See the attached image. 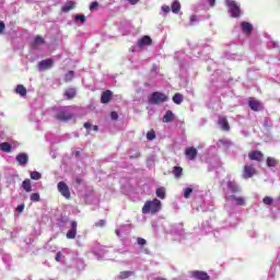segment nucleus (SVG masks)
<instances>
[{
	"instance_id": "45",
	"label": "nucleus",
	"mask_w": 280,
	"mask_h": 280,
	"mask_svg": "<svg viewBox=\"0 0 280 280\" xmlns=\"http://www.w3.org/2000/svg\"><path fill=\"white\" fill-rule=\"evenodd\" d=\"M97 8V2H92V4L89 5V11H94V9Z\"/></svg>"
},
{
	"instance_id": "36",
	"label": "nucleus",
	"mask_w": 280,
	"mask_h": 280,
	"mask_svg": "<svg viewBox=\"0 0 280 280\" xmlns=\"http://www.w3.org/2000/svg\"><path fill=\"white\" fill-rule=\"evenodd\" d=\"M73 21L85 24V15H74Z\"/></svg>"
},
{
	"instance_id": "18",
	"label": "nucleus",
	"mask_w": 280,
	"mask_h": 280,
	"mask_svg": "<svg viewBox=\"0 0 280 280\" xmlns=\"http://www.w3.org/2000/svg\"><path fill=\"white\" fill-rule=\"evenodd\" d=\"M73 9H75V2L67 1V3L63 4L62 8H60V12L68 13L69 11H72Z\"/></svg>"
},
{
	"instance_id": "2",
	"label": "nucleus",
	"mask_w": 280,
	"mask_h": 280,
	"mask_svg": "<svg viewBox=\"0 0 280 280\" xmlns=\"http://www.w3.org/2000/svg\"><path fill=\"white\" fill-rule=\"evenodd\" d=\"M225 8L229 9V15L232 16V19H237L241 16V9L237 7V3L235 0H225Z\"/></svg>"
},
{
	"instance_id": "6",
	"label": "nucleus",
	"mask_w": 280,
	"mask_h": 280,
	"mask_svg": "<svg viewBox=\"0 0 280 280\" xmlns=\"http://www.w3.org/2000/svg\"><path fill=\"white\" fill-rule=\"evenodd\" d=\"M257 174V171L254 170V165H245V168L242 171V178L248 179L254 177Z\"/></svg>"
},
{
	"instance_id": "4",
	"label": "nucleus",
	"mask_w": 280,
	"mask_h": 280,
	"mask_svg": "<svg viewBox=\"0 0 280 280\" xmlns=\"http://www.w3.org/2000/svg\"><path fill=\"white\" fill-rule=\"evenodd\" d=\"M55 119L60 122H67L69 120H72V114L67 110H59L55 115Z\"/></svg>"
},
{
	"instance_id": "16",
	"label": "nucleus",
	"mask_w": 280,
	"mask_h": 280,
	"mask_svg": "<svg viewBox=\"0 0 280 280\" xmlns=\"http://www.w3.org/2000/svg\"><path fill=\"white\" fill-rule=\"evenodd\" d=\"M75 228H78V223L75 221L70 222V231H67V240H75Z\"/></svg>"
},
{
	"instance_id": "31",
	"label": "nucleus",
	"mask_w": 280,
	"mask_h": 280,
	"mask_svg": "<svg viewBox=\"0 0 280 280\" xmlns=\"http://www.w3.org/2000/svg\"><path fill=\"white\" fill-rule=\"evenodd\" d=\"M131 276V271H119V280H126L129 279Z\"/></svg>"
},
{
	"instance_id": "55",
	"label": "nucleus",
	"mask_w": 280,
	"mask_h": 280,
	"mask_svg": "<svg viewBox=\"0 0 280 280\" xmlns=\"http://www.w3.org/2000/svg\"><path fill=\"white\" fill-rule=\"evenodd\" d=\"M74 155L79 156L80 155L79 151H77V153H74Z\"/></svg>"
},
{
	"instance_id": "3",
	"label": "nucleus",
	"mask_w": 280,
	"mask_h": 280,
	"mask_svg": "<svg viewBox=\"0 0 280 280\" xmlns=\"http://www.w3.org/2000/svg\"><path fill=\"white\" fill-rule=\"evenodd\" d=\"M167 100L170 98L166 97V94H163L161 92H154V93H151L150 97H148V104L160 105V104L166 103Z\"/></svg>"
},
{
	"instance_id": "48",
	"label": "nucleus",
	"mask_w": 280,
	"mask_h": 280,
	"mask_svg": "<svg viewBox=\"0 0 280 280\" xmlns=\"http://www.w3.org/2000/svg\"><path fill=\"white\" fill-rule=\"evenodd\" d=\"M60 257H61L60 252H57V254L55 255V261L60 262Z\"/></svg>"
},
{
	"instance_id": "40",
	"label": "nucleus",
	"mask_w": 280,
	"mask_h": 280,
	"mask_svg": "<svg viewBox=\"0 0 280 280\" xmlns=\"http://www.w3.org/2000/svg\"><path fill=\"white\" fill-rule=\"evenodd\" d=\"M161 11H163V13H170L173 12V9H171L170 5H163L161 7Z\"/></svg>"
},
{
	"instance_id": "12",
	"label": "nucleus",
	"mask_w": 280,
	"mask_h": 280,
	"mask_svg": "<svg viewBox=\"0 0 280 280\" xmlns=\"http://www.w3.org/2000/svg\"><path fill=\"white\" fill-rule=\"evenodd\" d=\"M217 125L220 126V130L229 131V120H226L225 116L218 117Z\"/></svg>"
},
{
	"instance_id": "37",
	"label": "nucleus",
	"mask_w": 280,
	"mask_h": 280,
	"mask_svg": "<svg viewBox=\"0 0 280 280\" xmlns=\"http://www.w3.org/2000/svg\"><path fill=\"white\" fill-rule=\"evenodd\" d=\"M155 138H156V136H155V132H153V130L148 131V133H147L148 141H153V139H155Z\"/></svg>"
},
{
	"instance_id": "17",
	"label": "nucleus",
	"mask_w": 280,
	"mask_h": 280,
	"mask_svg": "<svg viewBox=\"0 0 280 280\" xmlns=\"http://www.w3.org/2000/svg\"><path fill=\"white\" fill-rule=\"evenodd\" d=\"M151 37H149L148 35L141 36V38L139 39V48L151 46Z\"/></svg>"
},
{
	"instance_id": "35",
	"label": "nucleus",
	"mask_w": 280,
	"mask_h": 280,
	"mask_svg": "<svg viewBox=\"0 0 280 280\" xmlns=\"http://www.w3.org/2000/svg\"><path fill=\"white\" fill-rule=\"evenodd\" d=\"M155 195H158V198H161V200L166 198V194H164L163 188H158V190H155Z\"/></svg>"
},
{
	"instance_id": "47",
	"label": "nucleus",
	"mask_w": 280,
	"mask_h": 280,
	"mask_svg": "<svg viewBox=\"0 0 280 280\" xmlns=\"http://www.w3.org/2000/svg\"><path fill=\"white\" fill-rule=\"evenodd\" d=\"M138 1L140 0H126V2H129V5H137Z\"/></svg>"
},
{
	"instance_id": "54",
	"label": "nucleus",
	"mask_w": 280,
	"mask_h": 280,
	"mask_svg": "<svg viewBox=\"0 0 280 280\" xmlns=\"http://www.w3.org/2000/svg\"><path fill=\"white\" fill-rule=\"evenodd\" d=\"M114 233L117 234V236H119V230H115Z\"/></svg>"
},
{
	"instance_id": "28",
	"label": "nucleus",
	"mask_w": 280,
	"mask_h": 280,
	"mask_svg": "<svg viewBox=\"0 0 280 280\" xmlns=\"http://www.w3.org/2000/svg\"><path fill=\"white\" fill-rule=\"evenodd\" d=\"M277 165H279V161L273 158H267V167H276Z\"/></svg>"
},
{
	"instance_id": "29",
	"label": "nucleus",
	"mask_w": 280,
	"mask_h": 280,
	"mask_svg": "<svg viewBox=\"0 0 280 280\" xmlns=\"http://www.w3.org/2000/svg\"><path fill=\"white\" fill-rule=\"evenodd\" d=\"M72 78H74V72L67 71V74L63 75V82L69 83L72 81Z\"/></svg>"
},
{
	"instance_id": "21",
	"label": "nucleus",
	"mask_w": 280,
	"mask_h": 280,
	"mask_svg": "<svg viewBox=\"0 0 280 280\" xmlns=\"http://www.w3.org/2000/svg\"><path fill=\"white\" fill-rule=\"evenodd\" d=\"M162 122L163 124L173 122V112L166 110V114H163Z\"/></svg>"
},
{
	"instance_id": "57",
	"label": "nucleus",
	"mask_w": 280,
	"mask_h": 280,
	"mask_svg": "<svg viewBox=\"0 0 280 280\" xmlns=\"http://www.w3.org/2000/svg\"><path fill=\"white\" fill-rule=\"evenodd\" d=\"M279 203H280V196H279Z\"/></svg>"
},
{
	"instance_id": "26",
	"label": "nucleus",
	"mask_w": 280,
	"mask_h": 280,
	"mask_svg": "<svg viewBox=\"0 0 280 280\" xmlns=\"http://www.w3.org/2000/svg\"><path fill=\"white\" fill-rule=\"evenodd\" d=\"M15 93L20 95V97H25V86H23V84L16 85Z\"/></svg>"
},
{
	"instance_id": "51",
	"label": "nucleus",
	"mask_w": 280,
	"mask_h": 280,
	"mask_svg": "<svg viewBox=\"0 0 280 280\" xmlns=\"http://www.w3.org/2000/svg\"><path fill=\"white\" fill-rule=\"evenodd\" d=\"M188 21H190L191 23L197 21V16L196 15H191L190 18H188Z\"/></svg>"
},
{
	"instance_id": "38",
	"label": "nucleus",
	"mask_w": 280,
	"mask_h": 280,
	"mask_svg": "<svg viewBox=\"0 0 280 280\" xmlns=\"http://www.w3.org/2000/svg\"><path fill=\"white\" fill-rule=\"evenodd\" d=\"M183 197L185 199H188L189 197H191V188H185V191L183 194Z\"/></svg>"
},
{
	"instance_id": "10",
	"label": "nucleus",
	"mask_w": 280,
	"mask_h": 280,
	"mask_svg": "<svg viewBox=\"0 0 280 280\" xmlns=\"http://www.w3.org/2000/svg\"><path fill=\"white\" fill-rule=\"evenodd\" d=\"M50 67H54V60L51 59L38 61V71H46L47 69H50Z\"/></svg>"
},
{
	"instance_id": "41",
	"label": "nucleus",
	"mask_w": 280,
	"mask_h": 280,
	"mask_svg": "<svg viewBox=\"0 0 280 280\" xmlns=\"http://www.w3.org/2000/svg\"><path fill=\"white\" fill-rule=\"evenodd\" d=\"M137 244H139V246H144L145 244H148V241H144V238H136Z\"/></svg>"
},
{
	"instance_id": "50",
	"label": "nucleus",
	"mask_w": 280,
	"mask_h": 280,
	"mask_svg": "<svg viewBox=\"0 0 280 280\" xmlns=\"http://www.w3.org/2000/svg\"><path fill=\"white\" fill-rule=\"evenodd\" d=\"M207 4H209L210 8H213V5H215V0H207Z\"/></svg>"
},
{
	"instance_id": "1",
	"label": "nucleus",
	"mask_w": 280,
	"mask_h": 280,
	"mask_svg": "<svg viewBox=\"0 0 280 280\" xmlns=\"http://www.w3.org/2000/svg\"><path fill=\"white\" fill-rule=\"evenodd\" d=\"M156 212H160V200L158 199L147 201L144 206L141 207V214H156Z\"/></svg>"
},
{
	"instance_id": "52",
	"label": "nucleus",
	"mask_w": 280,
	"mask_h": 280,
	"mask_svg": "<svg viewBox=\"0 0 280 280\" xmlns=\"http://www.w3.org/2000/svg\"><path fill=\"white\" fill-rule=\"evenodd\" d=\"M3 34V22H0V35Z\"/></svg>"
},
{
	"instance_id": "13",
	"label": "nucleus",
	"mask_w": 280,
	"mask_h": 280,
	"mask_svg": "<svg viewBox=\"0 0 280 280\" xmlns=\"http://www.w3.org/2000/svg\"><path fill=\"white\" fill-rule=\"evenodd\" d=\"M113 98V92L110 90H106L101 93V104H110V100Z\"/></svg>"
},
{
	"instance_id": "44",
	"label": "nucleus",
	"mask_w": 280,
	"mask_h": 280,
	"mask_svg": "<svg viewBox=\"0 0 280 280\" xmlns=\"http://www.w3.org/2000/svg\"><path fill=\"white\" fill-rule=\"evenodd\" d=\"M105 221L98 220V222L95 223V228H104Z\"/></svg>"
},
{
	"instance_id": "33",
	"label": "nucleus",
	"mask_w": 280,
	"mask_h": 280,
	"mask_svg": "<svg viewBox=\"0 0 280 280\" xmlns=\"http://www.w3.org/2000/svg\"><path fill=\"white\" fill-rule=\"evenodd\" d=\"M30 178L33 180H38L42 179V174L38 172H31L30 173Z\"/></svg>"
},
{
	"instance_id": "53",
	"label": "nucleus",
	"mask_w": 280,
	"mask_h": 280,
	"mask_svg": "<svg viewBox=\"0 0 280 280\" xmlns=\"http://www.w3.org/2000/svg\"><path fill=\"white\" fill-rule=\"evenodd\" d=\"M88 130H93V131H97V126L89 128Z\"/></svg>"
},
{
	"instance_id": "19",
	"label": "nucleus",
	"mask_w": 280,
	"mask_h": 280,
	"mask_svg": "<svg viewBox=\"0 0 280 280\" xmlns=\"http://www.w3.org/2000/svg\"><path fill=\"white\" fill-rule=\"evenodd\" d=\"M225 187H228L229 191L232 194H237V191H240V189H237V184L232 180L225 182Z\"/></svg>"
},
{
	"instance_id": "32",
	"label": "nucleus",
	"mask_w": 280,
	"mask_h": 280,
	"mask_svg": "<svg viewBox=\"0 0 280 280\" xmlns=\"http://www.w3.org/2000/svg\"><path fill=\"white\" fill-rule=\"evenodd\" d=\"M173 104H176V105L182 104V94L176 93L173 95Z\"/></svg>"
},
{
	"instance_id": "34",
	"label": "nucleus",
	"mask_w": 280,
	"mask_h": 280,
	"mask_svg": "<svg viewBox=\"0 0 280 280\" xmlns=\"http://www.w3.org/2000/svg\"><path fill=\"white\" fill-rule=\"evenodd\" d=\"M39 200H42V198H39L38 192H33L30 195V201L38 202Z\"/></svg>"
},
{
	"instance_id": "25",
	"label": "nucleus",
	"mask_w": 280,
	"mask_h": 280,
	"mask_svg": "<svg viewBox=\"0 0 280 280\" xmlns=\"http://www.w3.org/2000/svg\"><path fill=\"white\" fill-rule=\"evenodd\" d=\"M22 187L24 191L32 192V184L28 179H23Z\"/></svg>"
},
{
	"instance_id": "30",
	"label": "nucleus",
	"mask_w": 280,
	"mask_h": 280,
	"mask_svg": "<svg viewBox=\"0 0 280 280\" xmlns=\"http://www.w3.org/2000/svg\"><path fill=\"white\" fill-rule=\"evenodd\" d=\"M173 176L176 178L182 177V167L173 166Z\"/></svg>"
},
{
	"instance_id": "42",
	"label": "nucleus",
	"mask_w": 280,
	"mask_h": 280,
	"mask_svg": "<svg viewBox=\"0 0 280 280\" xmlns=\"http://www.w3.org/2000/svg\"><path fill=\"white\" fill-rule=\"evenodd\" d=\"M264 205H267V206L272 205V198H270V197H264Z\"/></svg>"
},
{
	"instance_id": "23",
	"label": "nucleus",
	"mask_w": 280,
	"mask_h": 280,
	"mask_svg": "<svg viewBox=\"0 0 280 280\" xmlns=\"http://www.w3.org/2000/svg\"><path fill=\"white\" fill-rule=\"evenodd\" d=\"M229 198L235 201V206L244 207V198L236 197L235 195L229 196Z\"/></svg>"
},
{
	"instance_id": "39",
	"label": "nucleus",
	"mask_w": 280,
	"mask_h": 280,
	"mask_svg": "<svg viewBox=\"0 0 280 280\" xmlns=\"http://www.w3.org/2000/svg\"><path fill=\"white\" fill-rule=\"evenodd\" d=\"M138 158H141V153L136 151L133 152L132 154L129 155V160H135V159H138Z\"/></svg>"
},
{
	"instance_id": "43",
	"label": "nucleus",
	"mask_w": 280,
	"mask_h": 280,
	"mask_svg": "<svg viewBox=\"0 0 280 280\" xmlns=\"http://www.w3.org/2000/svg\"><path fill=\"white\" fill-rule=\"evenodd\" d=\"M24 209H25L24 205L16 206V213H23Z\"/></svg>"
},
{
	"instance_id": "24",
	"label": "nucleus",
	"mask_w": 280,
	"mask_h": 280,
	"mask_svg": "<svg viewBox=\"0 0 280 280\" xmlns=\"http://www.w3.org/2000/svg\"><path fill=\"white\" fill-rule=\"evenodd\" d=\"M173 10V14H178V10L182 9V5L178 4V0H174L172 5H168Z\"/></svg>"
},
{
	"instance_id": "8",
	"label": "nucleus",
	"mask_w": 280,
	"mask_h": 280,
	"mask_svg": "<svg viewBox=\"0 0 280 280\" xmlns=\"http://www.w3.org/2000/svg\"><path fill=\"white\" fill-rule=\"evenodd\" d=\"M247 107H249L254 113H258L262 109L261 103H259L257 100L247 101Z\"/></svg>"
},
{
	"instance_id": "14",
	"label": "nucleus",
	"mask_w": 280,
	"mask_h": 280,
	"mask_svg": "<svg viewBox=\"0 0 280 280\" xmlns=\"http://www.w3.org/2000/svg\"><path fill=\"white\" fill-rule=\"evenodd\" d=\"M196 158L197 149H194V147L185 149V159H188V161H194Z\"/></svg>"
},
{
	"instance_id": "5",
	"label": "nucleus",
	"mask_w": 280,
	"mask_h": 280,
	"mask_svg": "<svg viewBox=\"0 0 280 280\" xmlns=\"http://www.w3.org/2000/svg\"><path fill=\"white\" fill-rule=\"evenodd\" d=\"M57 192H60V196H63V198H66L67 200L71 198V196L69 195V187L67 186V183H57Z\"/></svg>"
},
{
	"instance_id": "9",
	"label": "nucleus",
	"mask_w": 280,
	"mask_h": 280,
	"mask_svg": "<svg viewBox=\"0 0 280 280\" xmlns=\"http://www.w3.org/2000/svg\"><path fill=\"white\" fill-rule=\"evenodd\" d=\"M191 279L210 280V276H208L207 272H205V271L195 270V271H191Z\"/></svg>"
},
{
	"instance_id": "7",
	"label": "nucleus",
	"mask_w": 280,
	"mask_h": 280,
	"mask_svg": "<svg viewBox=\"0 0 280 280\" xmlns=\"http://www.w3.org/2000/svg\"><path fill=\"white\" fill-rule=\"evenodd\" d=\"M45 45V37H42V35H35V38L33 39V43L30 44V47L33 49H38V47H42Z\"/></svg>"
},
{
	"instance_id": "22",
	"label": "nucleus",
	"mask_w": 280,
	"mask_h": 280,
	"mask_svg": "<svg viewBox=\"0 0 280 280\" xmlns=\"http://www.w3.org/2000/svg\"><path fill=\"white\" fill-rule=\"evenodd\" d=\"M63 96L67 97V101L75 98V89H67L63 91Z\"/></svg>"
},
{
	"instance_id": "49",
	"label": "nucleus",
	"mask_w": 280,
	"mask_h": 280,
	"mask_svg": "<svg viewBox=\"0 0 280 280\" xmlns=\"http://www.w3.org/2000/svg\"><path fill=\"white\" fill-rule=\"evenodd\" d=\"M110 119H118V115H116V112H110Z\"/></svg>"
},
{
	"instance_id": "46",
	"label": "nucleus",
	"mask_w": 280,
	"mask_h": 280,
	"mask_svg": "<svg viewBox=\"0 0 280 280\" xmlns=\"http://www.w3.org/2000/svg\"><path fill=\"white\" fill-rule=\"evenodd\" d=\"M82 128H85V130H89L91 128H94V126H91L90 122L82 124Z\"/></svg>"
},
{
	"instance_id": "27",
	"label": "nucleus",
	"mask_w": 280,
	"mask_h": 280,
	"mask_svg": "<svg viewBox=\"0 0 280 280\" xmlns=\"http://www.w3.org/2000/svg\"><path fill=\"white\" fill-rule=\"evenodd\" d=\"M11 149H12V147H10V143L1 142V144H0V151L1 152L10 153Z\"/></svg>"
},
{
	"instance_id": "56",
	"label": "nucleus",
	"mask_w": 280,
	"mask_h": 280,
	"mask_svg": "<svg viewBox=\"0 0 280 280\" xmlns=\"http://www.w3.org/2000/svg\"><path fill=\"white\" fill-rule=\"evenodd\" d=\"M158 280H166V279H163V278H158Z\"/></svg>"
},
{
	"instance_id": "15",
	"label": "nucleus",
	"mask_w": 280,
	"mask_h": 280,
	"mask_svg": "<svg viewBox=\"0 0 280 280\" xmlns=\"http://www.w3.org/2000/svg\"><path fill=\"white\" fill-rule=\"evenodd\" d=\"M28 163V155L25 153L16 154V165L25 166Z\"/></svg>"
},
{
	"instance_id": "11",
	"label": "nucleus",
	"mask_w": 280,
	"mask_h": 280,
	"mask_svg": "<svg viewBox=\"0 0 280 280\" xmlns=\"http://www.w3.org/2000/svg\"><path fill=\"white\" fill-rule=\"evenodd\" d=\"M247 160L262 162V152H259V151L247 152Z\"/></svg>"
},
{
	"instance_id": "20",
	"label": "nucleus",
	"mask_w": 280,
	"mask_h": 280,
	"mask_svg": "<svg viewBox=\"0 0 280 280\" xmlns=\"http://www.w3.org/2000/svg\"><path fill=\"white\" fill-rule=\"evenodd\" d=\"M252 31H254V27L250 25V23L242 22V33L250 35Z\"/></svg>"
}]
</instances>
